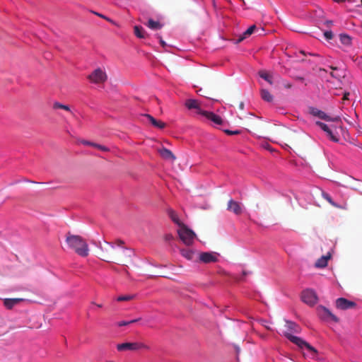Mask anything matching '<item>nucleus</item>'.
<instances>
[{
    "label": "nucleus",
    "instance_id": "nucleus-1",
    "mask_svg": "<svg viewBox=\"0 0 362 362\" xmlns=\"http://www.w3.org/2000/svg\"><path fill=\"white\" fill-rule=\"evenodd\" d=\"M115 245L119 247L120 249L117 250L113 244L108 242H105L104 246L100 245L101 259L110 262L115 259L117 255H120L124 262L131 263L132 262V257L134 255V251L130 248L124 247V242L120 239L116 240Z\"/></svg>",
    "mask_w": 362,
    "mask_h": 362
},
{
    "label": "nucleus",
    "instance_id": "nucleus-2",
    "mask_svg": "<svg viewBox=\"0 0 362 362\" xmlns=\"http://www.w3.org/2000/svg\"><path fill=\"white\" fill-rule=\"evenodd\" d=\"M286 327L287 328V331L284 332V335L291 342L296 344L300 349L305 348L312 356H315L317 354V351L307 341L291 334V332L299 333L300 332V327L296 323L292 321L286 320Z\"/></svg>",
    "mask_w": 362,
    "mask_h": 362
},
{
    "label": "nucleus",
    "instance_id": "nucleus-3",
    "mask_svg": "<svg viewBox=\"0 0 362 362\" xmlns=\"http://www.w3.org/2000/svg\"><path fill=\"white\" fill-rule=\"evenodd\" d=\"M66 242L69 247L74 250L78 255L86 257L89 255L88 243L81 236L68 233L66 237Z\"/></svg>",
    "mask_w": 362,
    "mask_h": 362
},
{
    "label": "nucleus",
    "instance_id": "nucleus-4",
    "mask_svg": "<svg viewBox=\"0 0 362 362\" xmlns=\"http://www.w3.org/2000/svg\"><path fill=\"white\" fill-rule=\"evenodd\" d=\"M177 233L180 238L185 245H191L193 243L195 233L192 230L187 228L184 224L180 226Z\"/></svg>",
    "mask_w": 362,
    "mask_h": 362
},
{
    "label": "nucleus",
    "instance_id": "nucleus-5",
    "mask_svg": "<svg viewBox=\"0 0 362 362\" xmlns=\"http://www.w3.org/2000/svg\"><path fill=\"white\" fill-rule=\"evenodd\" d=\"M87 78L93 83L101 84L107 80V75L105 70L97 68L87 76Z\"/></svg>",
    "mask_w": 362,
    "mask_h": 362
},
{
    "label": "nucleus",
    "instance_id": "nucleus-6",
    "mask_svg": "<svg viewBox=\"0 0 362 362\" xmlns=\"http://www.w3.org/2000/svg\"><path fill=\"white\" fill-rule=\"evenodd\" d=\"M148 346L141 342H125L118 344L117 349L119 351H138L140 349H148Z\"/></svg>",
    "mask_w": 362,
    "mask_h": 362
},
{
    "label": "nucleus",
    "instance_id": "nucleus-7",
    "mask_svg": "<svg viewBox=\"0 0 362 362\" xmlns=\"http://www.w3.org/2000/svg\"><path fill=\"white\" fill-rule=\"evenodd\" d=\"M309 113L313 115L314 117H317L320 119H324L325 121H332L336 122H341V117L339 116L331 117L323 111L320 110L317 108L313 107H309Z\"/></svg>",
    "mask_w": 362,
    "mask_h": 362
},
{
    "label": "nucleus",
    "instance_id": "nucleus-8",
    "mask_svg": "<svg viewBox=\"0 0 362 362\" xmlns=\"http://www.w3.org/2000/svg\"><path fill=\"white\" fill-rule=\"evenodd\" d=\"M301 299L305 303L312 306L317 303V296L313 290L306 289L302 292Z\"/></svg>",
    "mask_w": 362,
    "mask_h": 362
},
{
    "label": "nucleus",
    "instance_id": "nucleus-9",
    "mask_svg": "<svg viewBox=\"0 0 362 362\" xmlns=\"http://www.w3.org/2000/svg\"><path fill=\"white\" fill-rule=\"evenodd\" d=\"M227 209L236 215H240L243 213V204L231 199L228 202Z\"/></svg>",
    "mask_w": 362,
    "mask_h": 362
},
{
    "label": "nucleus",
    "instance_id": "nucleus-10",
    "mask_svg": "<svg viewBox=\"0 0 362 362\" xmlns=\"http://www.w3.org/2000/svg\"><path fill=\"white\" fill-rule=\"evenodd\" d=\"M185 106L189 110H196V113L202 115L204 110H202L200 103L194 99H187L185 103Z\"/></svg>",
    "mask_w": 362,
    "mask_h": 362
},
{
    "label": "nucleus",
    "instance_id": "nucleus-11",
    "mask_svg": "<svg viewBox=\"0 0 362 362\" xmlns=\"http://www.w3.org/2000/svg\"><path fill=\"white\" fill-rule=\"evenodd\" d=\"M336 306L341 310H347L356 306V303L344 298H339L336 300Z\"/></svg>",
    "mask_w": 362,
    "mask_h": 362
},
{
    "label": "nucleus",
    "instance_id": "nucleus-12",
    "mask_svg": "<svg viewBox=\"0 0 362 362\" xmlns=\"http://www.w3.org/2000/svg\"><path fill=\"white\" fill-rule=\"evenodd\" d=\"M199 260L202 262L208 264V263L217 262L218 258L215 253L206 252H202L199 254Z\"/></svg>",
    "mask_w": 362,
    "mask_h": 362
},
{
    "label": "nucleus",
    "instance_id": "nucleus-13",
    "mask_svg": "<svg viewBox=\"0 0 362 362\" xmlns=\"http://www.w3.org/2000/svg\"><path fill=\"white\" fill-rule=\"evenodd\" d=\"M202 115L215 124H221L223 122L221 117L212 112L204 110Z\"/></svg>",
    "mask_w": 362,
    "mask_h": 362
},
{
    "label": "nucleus",
    "instance_id": "nucleus-14",
    "mask_svg": "<svg viewBox=\"0 0 362 362\" xmlns=\"http://www.w3.org/2000/svg\"><path fill=\"white\" fill-rule=\"evenodd\" d=\"M331 258V254L328 252L326 255L322 256L315 263L317 268H325L327 265L328 260Z\"/></svg>",
    "mask_w": 362,
    "mask_h": 362
},
{
    "label": "nucleus",
    "instance_id": "nucleus-15",
    "mask_svg": "<svg viewBox=\"0 0 362 362\" xmlns=\"http://www.w3.org/2000/svg\"><path fill=\"white\" fill-rule=\"evenodd\" d=\"M144 117H146L148 119V120L151 122V124L155 127L162 129L166 127V124L165 122L160 120L156 119L151 115L146 114L144 115Z\"/></svg>",
    "mask_w": 362,
    "mask_h": 362
},
{
    "label": "nucleus",
    "instance_id": "nucleus-16",
    "mask_svg": "<svg viewBox=\"0 0 362 362\" xmlns=\"http://www.w3.org/2000/svg\"><path fill=\"white\" fill-rule=\"evenodd\" d=\"M344 187H349L355 191H358L362 194L361 188L357 185L356 180L353 177H349L346 185H342Z\"/></svg>",
    "mask_w": 362,
    "mask_h": 362
},
{
    "label": "nucleus",
    "instance_id": "nucleus-17",
    "mask_svg": "<svg viewBox=\"0 0 362 362\" xmlns=\"http://www.w3.org/2000/svg\"><path fill=\"white\" fill-rule=\"evenodd\" d=\"M22 301H23V298H6L4 300V304L8 309H11L13 306Z\"/></svg>",
    "mask_w": 362,
    "mask_h": 362
},
{
    "label": "nucleus",
    "instance_id": "nucleus-18",
    "mask_svg": "<svg viewBox=\"0 0 362 362\" xmlns=\"http://www.w3.org/2000/svg\"><path fill=\"white\" fill-rule=\"evenodd\" d=\"M322 311L323 312V313L321 314V316L324 319H325V320L330 319V320H332V321H334L335 322H339V318L337 316H335L334 315H333L326 308H322Z\"/></svg>",
    "mask_w": 362,
    "mask_h": 362
},
{
    "label": "nucleus",
    "instance_id": "nucleus-19",
    "mask_svg": "<svg viewBox=\"0 0 362 362\" xmlns=\"http://www.w3.org/2000/svg\"><path fill=\"white\" fill-rule=\"evenodd\" d=\"M159 153L164 159L172 160H174L175 159V157L173 155V153H172V151L165 148H163L160 149Z\"/></svg>",
    "mask_w": 362,
    "mask_h": 362
},
{
    "label": "nucleus",
    "instance_id": "nucleus-20",
    "mask_svg": "<svg viewBox=\"0 0 362 362\" xmlns=\"http://www.w3.org/2000/svg\"><path fill=\"white\" fill-rule=\"evenodd\" d=\"M260 95L262 100L266 102L272 103L274 100L273 95L265 88H262L260 90Z\"/></svg>",
    "mask_w": 362,
    "mask_h": 362
},
{
    "label": "nucleus",
    "instance_id": "nucleus-21",
    "mask_svg": "<svg viewBox=\"0 0 362 362\" xmlns=\"http://www.w3.org/2000/svg\"><path fill=\"white\" fill-rule=\"evenodd\" d=\"M146 26H148L151 30H160L162 28L163 25L162 24L158 21H155L153 19L150 18L148 19V22L145 23Z\"/></svg>",
    "mask_w": 362,
    "mask_h": 362
},
{
    "label": "nucleus",
    "instance_id": "nucleus-22",
    "mask_svg": "<svg viewBox=\"0 0 362 362\" xmlns=\"http://www.w3.org/2000/svg\"><path fill=\"white\" fill-rule=\"evenodd\" d=\"M134 30L135 35L139 38H146L148 36L145 30L141 26L135 25Z\"/></svg>",
    "mask_w": 362,
    "mask_h": 362
},
{
    "label": "nucleus",
    "instance_id": "nucleus-23",
    "mask_svg": "<svg viewBox=\"0 0 362 362\" xmlns=\"http://www.w3.org/2000/svg\"><path fill=\"white\" fill-rule=\"evenodd\" d=\"M168 216H170V218H171V220L175 223H176L177 225H178L179 226H181L182 225H183V223H182L180 221V219L178 218V216L177 214H176V212L173 210L172 209H168Z\"/></svg>",
    "mask_w": 362,
    "mask_h": 362
},
{
    "label": "nucleus",
    "instance_id": "nucleus-24",
    "mask_svg": "<svg viewBox=\"0 0 362 362\" xmlns=\"http://www.w3.org/2000/svg\"><path fill=\"white\" fill-rule=\"evenodd\" d=\"M256 29V25H251L250 27H249L243 33V35L240 37V38L238 39V42H241L243 41L244 39L247 38V37H249L250 35H251L255 30Z\"/></svg>",
    "mask_w": 362,
    "mask_h": 362
},
{
    "label": "nucleus",
    "instance_id": "nucleus-25",
    "mask_svg": "<svg viewBox=\"0 0 362 362\" xmlns=\"http://www.w3.org/2000/svg\"><path fill=\"white\" fill-rule=\"evenodd\" d=\"M53 109H62L65 111L69 112L73 116H74V114L71 112L69 105H63L59 102H54L53 103Z\"/></svg>",
    "mask_w": 362,
    "mask_h": 362
},
{
    "label": "nucleus",
    "instance_id": "nucleus-26",
    "mask_svg": "<svg viewBox=\"0 0 362 362\" xmlns=\"http://www.w3.org/2000/svg\"><path fill=\"white\" fill-rule=\"evenodd\" d=\"M181 255L185 257L186 259L191 260L193 259L194 252L189 249H182L180 250Z\"/></svg>",
    "mask_w": 362,
    "mask_h": 362
},
{
    "label": "nucleus",
    "instance_id": "nucleus-27",
    "mask_svg": "<svg viewBox=\"0 0 362 362\" xmlns=\"http://www.w3.org/2000/svg\"><path fill=\"white\" fill-rule=\"evenodd\" d=\"M340 41L345 45H350L351 43V38L349 35L346 34H341L339 35Z\"/></svg>",
    "mask_w": 362,
    "mask_h": 362
},
{
    "label": "nucleus",
    "instance_id": "nucleus-28",
    "mask_svg": "<svg viewBox=\"0 0 362 362\" xmlns=\"http://www.w3.org/2000/svg\"><path fill=\"white\" fill-rule=\"evenodd\" d=\"M259 75L262 78L267 81L269 84L273 83L272 76L269 74H268L267 72H266L265 71H259Z\"/></svg>",
    "mask_w": 362,
    "mask_h": 362
},
{
    "label": "nucleus",
    "instance_id": "nucleus-29",
    "mask_svg": "<svg viewBox=\"0 0 362 362\" xmlns=\"http://www.w3.org/2000/svg\"><path fill=\"white\" fill-rule=\"evenodd\" d=\"M322 197L327 200L330 204H332L333 206L334 207H339V206L332 200L331 196L326 193V192H322Z\"/></svg>",
    "mask_w": 362,
    "mask_h": 362
},
{
    "label": "nucleus",
    "instance_id": "nucleus-30",
    "mask_svg": "<svg viewBox=\"0 0 362 362\" xmlns=\"http://www.w3.org/2000/svg\"><path fill=\"white\" fill-rule=\"evenodd\" d=\"M316 125H317L318 127H320L324 132H325L326 133H327L329 132V130L331 129L330 127H328L327 124L322 122H320V121H317L315 122Z\"/></svg>",
    "mask_w": 362,
    "mask_h": 362
},
{
    "label": "nucleus",
    "instance_id": "nucleus-31",
    "mask_svg": "<svg viewBox=\"0 0 362 362\" xmlns=\"http://www.w3.org/2000/svg\"><path fill=\"white\" fill-rule=\"evenodd\" d=\"M327 134L332 141H334V142L339 141V137L336 135L335 133L333 132L332 129L330 130H329V132L327 133Z\"/></svg>",
    "mask_w": 362,
    "mask_h": 362
},
{
    "label": "nucleus",
    "instance_id": "nucleus-32",
    "mask_svg": "<svg viewBox=\"0 0 362 362\" xmlns=\"http://www.w3.org/2000/svg\"><path fill=\"white\" fill-rule=\"evenodd\" d=\"M139 320V319H135V320H129V321H124V320L120 321V322H117V326L122 327V326L129 325L133 324L136 322H138Z\"/></svg>",
    "mask_w": 362,
    "mask_h": 362
},
{
    "label": "nucleus",
    "instance_id": "nucleus-33",
    "mask_svg": "<svg viewBox=\"0 0 362 362\" xmlns=\"http://www.w3.org/2000/svg\"><path fill=\"white\" fill-rule=\"evenodd\" d=\"M134 298L133 295H125V296H120L117 298V301H128L131 300Z\"/></svg>",
    "mask_w": 362,
    "mask_h": 362
},
{
    "label": "nucleus",
    "instance_id": "nucleus-34",
    "mask_svg": "<svg viewBox=\"0 0 362 362\" xmlns=\"http://www.w3.org/2000/svg\"><path fill=\"white\" fill-rule=\"evenodd\" d=\"M93 147H95L100 151H105V152H107V151H109V148L105 146H103V145H100V144H93Z\"/></svg>",
    "mask_w": 362,
    "mask_h": 362
},
{
    "label": "nucleus",
    "instance_id": "nucleus-35",
    "mask_svg": "<svg viewBox=\"0 0 362 362\" xmlns=\"http://www.w3.org/2000/svg\"><path fill=\"white\" fill-rule=\"evenodd\" d=\"M224 132L228 135H238L241 133V132L240 130L232 131V130H229V129H225Z\"/></svg>",
    "mask_w": 362,
    "mask_h": 362
},
{
    "label": "nucleus",
    "instance_id": "nucleus-36",
    "mask_svg": "<svg viewBox=\"0 0 362 362\" xmlns=\"http://www.w3.org/2000/svg\"><path fill=\"white\" fill-rule=\"evenodd\" d=\"M324 35L327 40H331L333 37V33L332 31H325Z\"/></svg>",
    "mask_w": 362,
    "mask_h": 362
},
{
    "label": "nucleus",
    "instance_id": "nucleus-37",
    "mask_svg": "<svg viewBox=\"0 0 362 362\" xmlns=\"http://www.w3.org/2000/svg\"><path fill=\"white\" fill-rule=\"evenodd\" d=\"M173 238H173V235H172V234H170V233L166 234V235H165V236H164V240H165V241H167V242H168V241H170V240H173Z\"/></svg>",
    "mask_w": 362,
    "mask_h": 362
},
{
    "label": "nucleus",
    "instance_id": "nucleus-38",
    "mask_svg": "<svg viewBox=\"0 0 362 362\" xmlns=\"http://www.w3.org/2000/svg\"><path fill=\"white\" fill-rule=\"evenodd\" d=\"M94 13H95V15H97V16H100V17H101V18H103L105 19L106 21H109V22H110V23H113V22H112V21L110 18H108V17H107V16H103V14H100V13H96V12H95Z\"/></svg>",
    "mask_w": 362,
    "mask_h": 362
},
{
    "label": "nucleus",
    "instance_id": "nucleus-39",
    "mask_svg": "<svg viewBox=\"0 0 362 362\" xmlns=\"http://www.w3.org/2000/svg\"><path fill=\"white\" fill-rule=\"evenodd\" d=\"M82 144H84V145L93 146V144H95V143H93V142H90V141H83Z\"/></svg>",
    "mask_w": 362,
    "mask_h": 362
},
{
    "label": "nucleus",
    "instance_id": "nucleus-40",
    "mask_svg": "<svg viewBox=\"0 0 362 362\" xmlns=\"http://www.w3.org/2000/svg\"><path fill=\"white\" fill-rule=\"evenodd\" d=\"M349 92H345V93H344V95H343L342 100H349Z\"/></svg>",
    "mask_w": 362,
    "mask_h": 362
},
{
    "label": "nucleus",
    "instance_id": "nucleus-41",
    "mask_svg": "<svg viewBox=\"0 0 362 362\" xmlns=\"http://www.w3.org/2000/svg\"><path fill=\"white\" fill-rule=\"evenodd\" d=\"M284 86L285 88H291L292 87V84L290 83H284Z\"/></svg>",
    "mask_w": 362,
    "mask_h": 362
},
{
    "label": "nucleus",
    "instance_id": "nucleus-42",
    "mask_svg": "<svg viewBox=\"0 0 362 362\" xmlns=\"http://www.w3.org/2000/svg\"><path fill=\"white\" fill-rule=\"evenodd\" d=\"M160 43L164 47L166 45V43L160 37Z\"/></svg>",
    "mask_w": 362,
    "mask_h": 362
},
{
    "label": "nucleus",
    "instance_id": "nucleus-43",
    "mask_svg": "<svg viewBox=\"0 0 362 362\" xmlns=\"http://www.w3.org/2000/svg\"><path fill=\"white\" fill-rule=\"evenodd\" d=\"M239 108L240 110H243L244 109V103L243 102H241L240 104H239Z\"/></svg>",
    "mask_w": 362,
    "mask_h": 362
},
{
    "label": "nucleus",
    "instance_id": "nucleus-44",
    "mask_svg": "<svg viewBox=\"0 0 362 362\" xmlns=\"http://www.w3.org/2000/svg\"><path fill=\"white\" fill-rule=\"evenodd\" d=\"M326 24H327V25L329 26V25H332V21H326Z\"/></svg>",
    "mask_w": 362,
    "mask_h": 362
},
{
    "label": "nucleus",
    "instance_id": "nucleus-45",
    "mask_svg": "<svg viewBox=\"0 0 362 362\" xmlns=\"http://www.w3.org/2000/svg\"><path fill=\"white\" fill-rule=\"evenodd\" d=\"M296 79L298 80V81H303L304 80V78L303 77H300V76L296 77Z\"/></svg>",
    "mask_w": 362,
    "mask_h": 362
},
{
    "label": "nucleus",
    "instance_id": "nucleus-46",
    "mask_svg": "<svg viewBox=\"0 0 362 362\" xmlns=\"http://www.w3.org/2000/svg\"><path fill=\"white\" fill-rule=\"evenodd\" d=\"M96 305H97V307H98V308H102V306H103L101 304H96Z\"/></svg>",
    "mask_w": 362,
    "mask_h": 362
},
{
    "label": "nucleus",
    "instance_id": "nucleus-47",
    "mask_svg": "<svg viewBox=\"0 0 362 362\" xmlns=\"http://www.w3.org/2000/svg\"><path fill=\"white\" fill-rule=\"evenodd\" d=\"M331 76H333V77H336L333 73H331Z\"/></svg>",
    "mask_w": 362,
    "mask_h": 362
},
{
    "label": "nucleus",
    "instance_id": "nucleus-48",
    "mask_svg": "<svg viewBox=\"0 0 362 362\" xmlns=\"http://www.w3.org/2000/svg\"><path fill=\"white\" fill-rule=\"evenodd\" d=\"M331 69H333V70L336 69V68L333 67V66H331Z\"/></svg>",
    "mask_w": 362,
    "mask_h": 362
},
{
    "label": "nucleus",
    "instance_id": "nucleus-49",
    "mask_svg": "<svg viewBox=\"0 0 362 362\" xmlns=\"http://www.w3.org/2000/svg\"><path fill=\"white\" fill-rule=\"evenodd\" d=\"M240 350L239 349H237V353H239Z\"/></svg>",
    "mask_w": 362,
    "mask_h": 362
},
{
    "label": "nucleus",
    "instance_id": "nucleus-50",
    "mask_svg": "<svg viewBox=\"0 0 362 362\" xmlns=\"http://www.w3.org/2000/svg\"><path fill=\"white\" fill-rule=\"evenodd\" d=\"M361 5H362V0H361Z\"/></svg>",
    "mask_w": 362,
    "mask_h": 362
}]
</instances>
